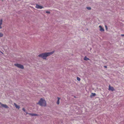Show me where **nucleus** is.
Instances as JSON below:
<instances>
[{
  "mask_svg": "<svg viewBox=\"0 0 124 124\" xmlns=\"http://www.w3.org/2000/svg\"><path fill=\"white\" fill-rule=\"evenodd\" d=\"M54 51H53L49 52H46L41 54L38 55V56L44 59H46L47 57L52 55L54 52Z\"/></svg>",
  "mask_w": 124,
  "mask_h": 124,
  "instance_id": "f257e3e1",
  "label": "nucleus"
},
{
  "mask_svg": "<svg viewBox=\"0 0 124 124\" xmlns=\"http://www.w3.org/2000/svg\"><path fill=\"white\" fill-rule=\"evenodd\" d=\"M37 104H39L41 106H46V102L44 99L41 98L40 99Z\"/></svg>",
  "mask_w": 124,
  "mask_h": 124,
  "instance_id": "f03ea898",
  "label": "nucleus"
},
{
  "mask_svg": "<svg viewBox=\"0 0 124 124\" xmlns=\"http://www.w3.org/2000/svg\"><path fill=\"white\" fill-rule=\"evenodd\" d=\"M14 65L17 67L22 69H23L24 68L23 66V65L19 64H14Z\"/></svg>",
  "mask_w": 124,
  "mask_h": 124,
  "instance_id": "7ed1b4c3",
  "label": "nucleus"
},
{
  "mask_svg": "<svg viewBox=\"0 0 124 124\" xmlns=\"http://www.w3.org/2000/svg\"><path fill=\"white\" fill-rule=\"evenodd\" d=\"M0 104L2 107H4L5 108H9L8 107L7 105L6 104H3L1 102H0Z\"/></svg>",
  "mask_w": 124,
  "mask_h": 124,
  "instance_id": "20e7f679",
  "label": "nucleus"
},
{
  "mask_svg": "<svg viewBox=\"0 0 124 124\" xmlns=\"http://www.w3.org/2000/svg\"><path fill=\"white\" fill-rule=\"evenodd\" d=\"M35 7L38 9H42L43 8V7L41 6L38 5L37 4H36Z\"/></svg>",
  "mask_w": 124,
  "mask_h": 124,
  "instance_id": "39448f33",
  "label": "nucleus"
},
{
  "mask_svg": "<svg viewBox=\"0 0 124 124\" xmlns=\"http://www.w3.org/2000/svg\"><path fill=\"white\" fill-rule=\"evenodd\" d=\"M108 90L111 91L114 90V88L112 86H111L110 85H109Z\"/></svg>",
  "mask_w": 124,
  "mask_h": 124,
  "instance_id": "423d86ee",
  "label": "nucleus"
},
{
  "mask_svg": "<svg viewBox=\"0 0 124 124\" xmlns=\"http://www.w3.org/2000/svg\"><path fill=\"white\" fill-rule=\"evenodd\" d=\"M99 27L100 28V30L101 31H104V29L103 27H102L100 25L99 26Z\"/></svg>",
  "mask_w": 124,
  "mask_h": 124,
  "instance_id": "0eeeda50",
  "label": "nucleus"
},
{
  "mask_svg": "<svg viewBox=\"0 0 124 124\" xmlns=\"http://www.w3.org/2000/svg\"><path fill=\"white\" fill-rule=\"evenodd\" d=\"M14 104L16 108L18 109H19L20 107L19 106L17 105V104L15 103H14Z\"/></svg>",
  "mask_w": 124,
  "mask_h": 124,
  "instance_id": "6e6552de",
  "label": "nucleus"
},
{
  "mask_svg": "<svg viewBox=\"0 0 124 124\" xmlns=\"http://www.w3.org/2000/svg\"><path fill=\"white\" fill-rule=\"evenodd\" d=\"M2 20L1 19L0 20V29H1L2 28L1 25L2 24Z\"/></svg>",
  "mask_w": 124,
  "mask_h": 124,
  "instance_id": "1a4fd4ad",
  "label": "nucleus"
},
{
  "mask_svg": "<svg viewBox=\"0 0 124 124\" xmlns=\"http://www.w3.org/2000/svg\"><path fill=\"white\" fill-rule=\"evenodd\" d=\"M29 114L31 116H37L38 115L36 114H32V113H29Z\"/></svg>",
  "mask_w": 124,
  "mask_h": 124,
  "instance_id": "9d476101",
  "label": "nucleus"
},
{
  "mask_svg": "<svg viewBox=\"0 0 124 124\" xmlns=\"http://www.w3.org/2000/svg\"><path fill=\"white\" fill-rule=\"evenodd\" d=\"M57 98H58V100L57 101V104L58 105L59 104V103H60L59 100H60V98L58 97Z\"/></svg>",
  "mask_w": 124,
  "mask_h": 124,
  "instance_id": "9b49d317",
  "label": "nucleus"
},
{
  "mask_svg": "<svg viewBox=\"0 0 124 124\" xmlns=\"http://www.w3.org/2000/svg\"><path fill=\"white\" fill-rule=\"evenodd\" d=\"M84 60L85 61H87L89 60V59L86 56H85L84 57Z\"/></svg>",
  "mask_w": 124,
  "mask_h": 124,
  "instance_id": "f8f14e48",
  "label": "nucleus"
},
{
  "mask_svg": "<svg viewBox=\"0 0 124 124\" xmlns=\"http://www.w3.org/2000/svg\"><path fill=\"white\" fill-rule=\"evenodd\" d=\"M3 36V34L2 32H0V38L2 37Z\"/></svg>",
  "mask_w": 124,
  "mask_h": 124,
  "instance_id": "ddd939ff",
  "label": "nucleus"
},
{
  "mask_svg": "<svg viewBox=\"0 0 124 124\" xmlns=\"http://www.w3.org/2000/svg\"><path fill=\"white\" fill-rule=\"evenodd\" d=\"M86 8L87 9H88L89 10H90L91 9V8L90 7H86Z\"/></svg>",
  "mask_w": 124,
  "mask_h": 124,
  "instance_id": "4468645a",
  "label": "nucleus"
},
{
  "mask_svg": "<svg viewBox=\"0 0 124 124\" xmlns=\"http://www.w3.org/2000/svg\"><path fill=\"white\" fill-rule=\"evenodd\" d=\"M77 80H78V81H79L80 80V78L78 77H77Z\"/></svg>",
  "mask_w": 124,
  "mask_h": 124,
  "instance_id": "2eb2a0df",
  "label": "nucleus"
},
{
  "mask_svg": "<svg viewBox=\"0 0 124 124\" xmlns=\"http://www.w3.org/2000/svg\"><path fill=\"white\" fill-rule=\"evenodd\" d=\"M92 96H94L96 95V94L95 93H92Z\"/></svg>",
  "mask_w": 124,
  "mask_h": 124,
  "instance_id": "dca6fc26",
  "label": "nucleus"
},
{
  "mask_svg": "<svg viewBox=\"0 0 124 124\" xmlns=\"http://www.w3.org/2000/svg\"><path fill=\"white\" fill-rule=\"evenodd\" d=\"M22 110L24 112H26V110L25 109V108H22Z\"/></svg>",
  "mask_w": 124,
  "mask_h": 124,
  "instance_id": "f3484780",
  "label": "nucleus"
},
{
  "mask_svg": "<svg viewBox=\"0 0 124 124\" xmlns=\"http://www.w3.org/2000/svg\"><path fill=\"white\" fill-rule=\"evenodd\" d=\"M46 13H48V14H50V12L49 11H46Z\"/></svg>",
  "mask_w": 124,
  "mask_h": 124,
  "instance_id": "a211bd4d",
  "label": "nucleus"
},
{
  "mask_svg": "<svg viewBox=\"0 0 124 124\" xmlns=\"http://www.w3.org/2000/svg\"><path fill=\"white\" fill-rule=\"evenodd\" d=\"M25 113H26V114H25V115H27V114H29V113H28L27 112H26H26H25Z\"/></svg>",
  "mask_w": 124,
  "mask_h": 124,
  "instance_id": "6ab92c4d",
  "label": "nucleus"
},
{
  "mask_svg": "<svg viewBox=\"0 0 124 124\" xmlns=\"http://www.w3.org/2000/svg\"><path fill=\"white\" fill-rule=\"evenodd\" d=\"M105 27L106 28V29L107 30V26L106 25H105Z\"/></svg>",
  "mask_w": 124,
  "mask_h": 124,
  "instance_id": "aec40b11",
  "label": "nucleus"
},
{
  "mask_svg": "<svg viewBox=\"0 0 124 124\" xmlns=\"http://www.w3.org/2000/svg\"><path fill=\"white\" fill-rule=\"evenodd\" d=\"M121 35L123 36H124V34H122Z\"/></svg>",
  "mask_w": 124,
  "mask_h": 124,
  "instance_id": "412c9836",
  "label": "nucleus"
},
{
  "mask_svg": "<svg viewBox=\"0 0 124 124\" xmlns=\"http://www.w3.org/2000/svg\"><path fill=\"white\" fill-rule=\"evenodd\" d=\"M104 67H105L106 68H107V66H104Z\"/></svg>",
  "mask_w": 124,
  "mask_h": 124,
  "instance_id": "4be33fe9",
  "label": "nucleus"
}]
</instances>
